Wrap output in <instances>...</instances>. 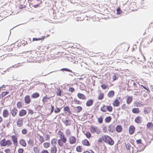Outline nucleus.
<instances>
[{
	"label": "nucleus",
	"instance_id": "1",
	"mask_svg": "<svg viewBox=\"0 0 153 153\" xmlns=\"http://www.w3.org/2000/svg\"><path fill=\"white\" fill-rule=\"evenodd\" d=\"M67 141V138L59 139L57 141L58 145L60 147L63 148L64 149H70V147Z\"/></svg>",
	"mask_w": 153,
	"mask_h": 153
},
{
	"label": "nucleus",
	"instance_id": "2",
	"mask_svg": "<svg viewBox=\"0 0 153 153\" xmlns=\"http://www.w3.org/2000/svg\"><path fill=\"white\" fill-rule=\"evenodd\" d=\"M103 141L105 143L112 146L114 143V141L112 138L108 135H104L102 136Z\"/></svg>",
	"mask_w": 153,
	"mask_h": 153
},
{
	"label": "nucleus",
	"instance_id": "3",
	"mask_svg": "<svg viewBox=\"0 0 153 153\" xmlns=\"http://www.w3.org/2000/svg\"><path fill=\"white\" fill-rule=\"evenodd\" d=\"M12 144L11 141L9 139L6 140L5 139H4L0 141V145L1 146H10Z\"/></svg>",
	"mask_w": 153,
	"mask_h": 153
},
{
	"label": "nucleus",
	"instance_id": "4",
	"mask_svg": "<svg viewBox=\"0 0 153 153\" xmlns=\"http://www.w3.org/2000/svg\"><path fill=\"white\" fill-rule=\"evenodd\" d=\"M112 107L111 106H105L103 105L100 108V110L103 112H105L107 111L109 112L112 111Z\"/></svg>",
	"mask_w": 153,
	"mask_h": 153
},
{
	"label": "nucleus",
	"instance_id": "5",
	"mask_svg": "<svg viewBox=\"0 0 153 153\" xmlns=\"http://www.w3.org/2000/svg\"><path fill=\"white\" fill-rule=\"evenodd\" d=\"M90 130L92 133L96 132L97 134H99L100 132V129L96 126H91L90 128Z\"/></svg>",
	"mask_w": 153,
	"mask_h": 153
},
{
	"label": "nucleus",
	"instance_id": "6",
	"mask_svg": "<svg viewBox=\"0 0 153 153\" xmlns=\"http://www.w3.org/2000/svg\"><path fill=\"white\" fill-rule=\"evenodd\" d=\"M11 138L14 145L16 146H17L18 144L17 137L15 135H13L11 136Z\"/></svg>",
	"mask_w": 153,
	"mask_h": 153
},
{
	"label": "nucleus",
	"instance_id": "7",
	"mask_svg": "<svg viewBox=\"0 0 153 153\" xmlns=\"http://www.w3.org/2000/svg\"><path fill=\"white\" fill-rule=\"evenodd\" d=\"M68 140L70 144H73L76 143V139L75 137L71 136L69 137Z\"/></svg>",
	"mask_w": 153,
	"mask_h": 153
},
{
	"label": "nucleus",
	"instance_id": "8",
	"mask_svg": "<svg viewBox=\"0 0 153 153\" xmlns=\"http://www.w3.org/2000/svg\"><path fill=\"white\" fill-rule=\"evenodd\" d=\"M134 121L137 124H140L142 122L143 120L141 116H138L135 118Z\"/></svg>",
	"mask_w": 153,
	"mask_h": 153
},
{
	"label": "nucleus",
	"instance_id": "9",
	"mask_svg": "<svg viewBox=\"0 0 153 153\" xmlns=\"http://www.w3.org/2000/svg\"><path fill=\"white\" fill-rule=\"evenodd\" d=\"M120 99V97L116 98L113 101L112 103L114 107H118L119 106L120 102L119 100Z\"/></svg>",
	"mask_w": 153,
	"mask_h": 153
},
{
	"label": "nucleus",
	"instance_id": "10",
	"mask_svg": "<svg viewBox=\"0 0 153 153\" xmlns=\"http://www.w3.org/2000/svg\"><path fill=\"white\" fill-rule=\"evenodd\" d=\"M17 126L18 127H21L23 125V118H19L16 121Z\"/></svg>",
	"mask_w": 153,
	"mask_h": 153
},
{
	"label": "nucleus",
	"instance_id": "11",
	"mask_svg": "<svg viewBox=\"0 0 153 153\" xmlns=\"http://www.w3.org/2000/svg\"><path fill=\"white\" fill-rule=\"evenodd\" d=\"M135 130V127L133 125H131L128 128L129 133L130 135L133 134Z\"/></svg>",
	"mask_w": 153,
	"mask_h": 153
},
{
	"label": "nucleus",
	"instance_id": "12",
	"mask_svg": "<svg viewBox=\"0 0 153 153\" xmlns=\"http://www.w3.org/2000/svg\"><path fill=\"white\" fill-rule=\"evenodd\" d=\"M18 110L16 108H13L11 111V114L13 117H15L17 115Z\"/></svg>",
	"mask_w": 153,
	"mask_h": 153
},
{
	"label": "nucleus",
	"instance_id": "13",
	"mask_svg": "<svg viewBox=\"0 0 153 153\" xmlns=\"http://www.w3.org/2000/svg\"><path fill=\"white\" fill-rule=\"evenodd\" d=\"M81 142L83 145L86 146H89L91 145L90 143L86 139L82 140Z\"/></svg>",
	"mask_w": 153,
	"mask_h": 153
},
{
	"label": "nucleus",
	"instance_id": "14",
	"mask_svg": "<svg viewBox=\"0 0 153 153\" xmlns=\"http://www.w3.org/2000/svg\"><path fill=\"white\" fill-rule=\"evenodd\" d=\"M26 114V111L24 109H22L19 111V117H22L25 116Z\"/></svg>",
	"mask_w": 153,
	"mask_h": 153
},
{
	"label": "nucleus",
	"instance_id": "15",
	"mask_svg": "<svg viewBox=\"0 0 153 153\" xmlns=\"http://www.w3.org/2000/svg\"><path fill=\"white\" fill-rule=\"evenodd\" d=\"M24 101L25 103L27 104H28L31 102V99L29 95H26L24 97Z\"/></svg>",
	"mask_w": 153,
	"mask_h": 153
},
{
	"label": "nucleus",
	"instance_id": "16",
	"mask_svg": "<svg viewBox=\"0 0 153 153\" xmlns=\"http://www.w3.org/2000/svg\"><path fill=\"white\" fill-rule=\"evenodd\" d=\"M9 113L8 110L5 109H4L2 112V116L4 118H7L9 115Z\"/></svg>",
	"mask_w": 153,
	"mask_h": 153
},
{
	"label": "nucleus",
	"instance_id": "17",
	"mask_svg": "<svg viewBox=\"0 0 153 153\" xmlns=\"http://www.w3.org/2000/svg\"><path fill=\"white\" fill-rule=\"evenodd\" d=\"M57 135L60 138V139L66 138L65 137L64 133L60 130H59L57 133Z\"/></svg>",
	"mask_w": 153,
	"mask_h": 153
},
{
	"label": "nucleus",
	"instance_id": "18",
	"mask_svg": "<svg viewBox=\"0 0 153 153\" xmlns=\"http://www.w3.org/2000/svg\"><path fill=\"white\" fill-rule=\"evenodd\" d=\"M100 92L97 97V99L98 100H102L104 97V93L102 92L100 90L98 91Z\"/></svg>",
	"mask_w": 153,
	"mask_h": 153
},
{
	"label": "nucleus",
	"instance_id": "19",
	"mask_svg": "<svg viewBox=\"0 0 153 153\" xmlns=\"http://www.w3.org/2000/svg\"><path fill=\"white\" fill-rule=\"evenodd\" d=\"M19 143L23 147H25L27 146V143L25 140L23 139H21L19 140Z\"/></svg>",
	"mask_w": 153,
	"mask_h": 153
},
{
	"label": "nucleus",
	"instance_id": "20",
	"mask_svg": "<svg viewBox=\"0 0 153 153\" xmlns=\"http://www.w3.org/2000/svg\"><path fill=\"white\" fill-rule=\"evenodd\" d=\"M94 100L92 99H89L87 100L86 103L87 106L89 107L91 106L93 104Z\"/></svg>",
	"mask_w": 153,
	"mask_h": 153
},
{
	"label": "nucleus",
	"instance_id": "21",
	"mask_svg": "<svg viewBox=\"0 0 153 153\" xmlns=\"http://www.w3.org/2000/svg\"><path fill=\"white\" fill-rule=\"evenodd\" d=\"M77 96L79 98L82 100H85L86 98V96L84 94L82 93H78Z\"/></svg>",
	"mask_w": 153,
	"mask_h": 153
},
{
	"label": "nucleus",
	"instance_id": "22",
	"mask_svg": "<svg viewBox=\"0 0 153 153\" xmlns=\"http://www.w3.org/2000/svg\"><path fill=\"white\" fill-rule=\"evenodd\" d=\"M123 130L122 126L121 125H117L116 127V131L118 133L121 132Z\"/></svg>",
	"mask_w": 153,
	"mask_h": 153
},
{
	"label": "nucleus",
	"instance_id": "23",
	"mask_svg": "<svg viewBox=\"0 0 153 153\" xmlns=\"http://www.w3.org/2000/svg\"><path fill=\"white\" fill-rule=\"evenodd\" d=\"M132 112L134 114H139L140 112V111L138 108H134L132 109Z\"/></svg>",
	"mask_w": 153,
	"mask_h": 153
},
{
	"label": "nucleus",
	"instance_id": "24",
	"mask_svg": "<svg viewBox=\"0 0 153 153\" xmlns=\"http://www.w3.org/2000/svg\"><path fill=\"white\" fill-rule=\"evenodd\" d=\"M107 96L109 97H113L114 96V91L113 90L110 91L108 93Z\"/></svg>",
	"mask_w": 153,
	"mask_h": 153
},
{
	"label": "nucleus",
	"instance_id": "25",
	"mask_svg": "<svg viewBox=\"0 0 153 153\" xmlns=\"http://www.w3.org/2000/svg\"><path fill=\"white\" fill-rule=\"evenodd\" d=\"M134 105L135 106L137 107H142L143 106V104L137 101L135 102L134 103Z\"/></svg>",
	"mask_w": 153,
	"mask_h": 153
},
{
	"label": "nucleus",
	"instance_id": "26",
	"mask_svg": "<svg viewBox=\"0 0 153 153\" xmlns=\"http://www.w3.org/2000/svg\"><path fill=\"white\" fill-rule=\"evenodd\" d=\"M151 111V108L149 107H145L144 110V113L145 114H148L150 113Z\"/></svg>",
	"mask_w": 153,
	"mask_h": 153
},
{
	"label": "nucleus",
	"instance_id": "27",
	"mask_svg": "<svg viewBox=\"0 0 153 153\" xmlns=\"http://www.w3.org/2000/svg\"><path fill=\"white\" fill-rule=\"evenodd\" d=\"M127 98L126 103L128 104H129L132 101V97L131 96H127Z\"/></svg>",
	"mask_w": 153,
	"mask_h": 153
},
{
	"label": "nucleus",
	"instance_id": "28",
	"mask_svg": "<svg viewBox=\"0 0 153 153\" xmlns=\"http://www.w3.org/2000/svg\"><path fill=\"white\" fill-rule=\"evenodd\" d=\"M64 111L65 112V113H66V112H67L69 114H71V113L70 111V108L68 106H66V107H65L64 108Z\"/></svg>",
	"mask_w": 153,
	"mask_h": 153
},
{
	"label": "nucleus",
	"instance_id": "29",
	"mask_svg": "<svg viewBox=\"0 0 153 153\" xmlns=\"http://www.w3.org/2000/svg\"><path fill=\"white\" fill-rule=\"evenodd\" d=\"M39 96V94L38 93H35L31 95V97L33 99L36 98Z\"/></svg>",
	"mask_w": 153,
	"mask_h": 153
},
{
	"label": "nucleus",
	"instance_id": "30",
	"mask_svg": "<svg viewBox=\"0 0 153 153\" xmlns=\"http://www.w3.org/2000/svg\"><path fill=\"white\" fill-rule=\"evenodd\" d=\"M57 152V149L56 146H54L51 147L50 151L51 153H56Z\"/></svg>",
	"mask_w": 153,
	"mask_h": 153
},
{
	"label": "nucleus",
	"instance_id": "31",
	"mask_svg": "<svg viewBox=\"0 0 153 153\" xmlns=\"http://www.w3.org/2000/svg\"><path fill=\"white\" fill-rule=\"evenodd\" d=\"M98 122L100 124H101L102 123L103 121V116L101 115L100 117L97 118Z\"/></svg>",
	"mask_w": 153,
	"mask_h": 153
},
{
	"label": "nucleus",
	"instance_id": "32",
	"mask_svg": "<svg viewBox=\"0 0 153 153\" xmlns=\"http://www.w3.org/2000/svg\"><path fill=\"white\" fill-rule=\"evenodd\" d=\"M49 36V35H48L47 36H44L42 37V38H33V41H37L40 40H43L45 38H46L47 37Z\"/></svg>",
	"mask_w": 153,
	"mask_h": 153
},
{
	"label": "nucleus",
	"instance_id": "33",
	"mask_svg": "<svg viewBox=\"0 0 153 153\" xmlns=\"http://www.w3.org/2000/svg\"><path fill=\"white\" fill-rule=\"evenodd\" d=\"M50 143L49 142H45L43 143V146L44 148L47 149L50 147Z\"/></svg>",
	"mask_w": 153,
	"mask_h": 153
},
{
	"label": "nucleus",
	"instance_id": "34",
	"mask_svg": "<svg viewBox=\"0 0 153 153\" xmlns=\"http://www.w3.org/2000/svg\"><path fill=\"white\" fill-rule=\"evenodd\" d=\"M9 93V92L8 91L3 92L0 95V97L3 98Z\"/></svg>",
	"mask_w": 153,
	"mask_h": 153
},
{
	"label": "nucleus",
	"instance_id": "35",
	"mask_svg": "<svg viewBox=\"0 0 153 153\" xmlns=\"http://www.w3.org/2000/svg\"><path fill=\"white\" fill-rule=\"evenodd\" d=\"M23 104L22 101H19L16 103V106L18 108H21L22 107Z\"/></svg>",
	"mask_w": 153,
	"mask_h": 153
},
{
	"label": "nucleus",
	"instance_id": "36",
	"mask_svg": "<svg viewBox=\"0 0 153 153\" xmlns=\"http://www.w3.org/2000/svg\"><path fill=\"white\" fill-rule=\"evenodd\" d=\"M112 118L111 116L106 117L105 119V121L106 123H109L111 121Z\"/></svg>",
	"mask_w": 153,
	"mask_h": 153
},
{
	"label": "nucleus",
	"instance_id": "37",
	"mask_svg": "<svg viewBox=\"0 0 153 153\" xmlns=\"http://www.w3.org/2000/svg\"><path fill=\"white\" fill-rule=\"evenodd\" d=\"M121 109L123 110H126L128 108V106L125 103L123 104L121 107Z\"/></svg>",
	"mask_w": 153,
	"mask_h": 153
},
{
	"label": "nucleus",
	"instance_id": "38",
	"mask_svg": "<svg viewBox=\"0 0 153 153\" xmlns=\"http://www.w3.org/2000/svg\"><path fill=\"white\" fill-rule=\"evenodd\" d=\"M146 126L148 128L150 129L153 127V124L151 122H148Z\"/></svg>",
	"mask_w": 153,
	"mask_h": 153
},
{
	"label": "nucleus",
	"instance_id": "39",
	"mask_svg": "<svg viewBox=\"0 0 153 153\" xmlns=\"http://www.w3.org/2000/svg\"><path fill=\"white\" fill-rule=\"evenodd\" d=\"M82 109V108L80 106H77L76 107V111L77 113H79L81 111Z\"/></svg>",
	"mask_w": 153,
	"mask_h": 153
},
{
	"label": "nucleus",
	"instance_id": "40",
	"mask_svg": "<svg viewBox=\"0 0 153 153\" xmlns=\"http://www.w3.org/2000/svg\"><path fill=\"white\" fill-rule=\"evenodd\" d=\"M39 136V140L41 143H42L44 142V139L43 137L41 135H40L39 134H38Z\"/></svg>",
	"mask_w": 153,
	"mask_h": 153
},
{
	"label": "nucleus",
	"instance_id": "41",
	"mask_svg": "<svg viewBox=\"0 0 153 153\" xmlns=\"http://www.w3.org/2000/svg\"><path fill=\"white\" fill-rule=\"evenodd\" d=\"M56 94L59 96H61L62 91L59 88H58L56 91Z\"/></svg>",
	"mask_w": 153,
	"mask_h": 153
},
{
	"label": "nucleus",
	"instance_id": "42",
	"mask_svg": "<svg viewBox=\"0 0 153 153\" xmlns=\"http://www.w3.org/2000/svg\"><path fill=\"white\" fill-rule=\"evenodd\" d=\"M76 151L78 152H81L82 151V147L78 146L76 147Z\"/></svg>",
	"mask_w": 153,
	"mask_h": 153
},
{
	"label": "nucleus",
	"instance_id": "43",
	"mask_svg": "<svg viewBox=\"0 0 153 153\" xmlns=\"http://www.w3.org/2000/svg\"><path fill=\"white\" fill-rule=\"evenodd\" d=\"M57 140L56 138H54L52 139L51 141V143L52 145L56 144V143H57Z\"/></svg>",
	"mask_w": 153,
	"mask_h": 153
},
{
	"label": "nucleus",
	"instance_id": "44",
	"mask_svg": "<svg viewBox=\"0 0 153 153\" xmlns=\"http://www.w3.org/2000/svg\"><path fill=\"white\" fill-rule=\"evenodd\" d=\"M39 149L38 147H34L33 148V151L35 153H39Z\"/></svg>",
	"mask_w": 153,
	"mask_h": 153
},
{
	"label": "nucleus",
	"instance_id": "45",
	"mask_svg": "<svg viewBox=\"0 0 153 153\" xmlns=\"http://www.w3.org/2000/svg\"><path fill=\"white\" fill-rule=\"evenodd\" d=\"M101 87L104 90H105L107 89H108L109 88V87L107 85L105 84H102L101 85Z\"/></svg>",
	"mask_w": 153,
	"mask_h": 153
},
{
	"label": "nucleus",
	"instance_id": "46",
	"mask_svg": "<svg viewBox=\"0 0 153 153\" xmlns=\"http://www.w3.org/2000/svg\"><path fill=\"white\" fill-rule=\"evenodd\" d=\"M113 127L112 125H109L108 127V131L110 132H112L113 131Z\"/></svg>",
	"mask_w": 153,
	"mask_h": 153
},
{
	"label": "nucleus",
	"instance_id": "47",
	"mask_svg": "<svg viewBox=\"0 0 153 153\" xmlns=\"http://www.w3.org/2000/svg\"><path fill=\"white\" fill-rule=\"evenodd\" d=\"M85 135L86 137L89 139L91 137V133L89 132H86L85 134Z\"/></svg>",
	"mask_w": 153,
	"mask_h": 153
},
{
	"label": "nucleus",
	"instance_id": "48",
	"mask_svg": "<svg viewBox=\"0 0 153 153\" xmlns=\"http://www.w3.org/2000/svg\"><path fill=\"white\" fill-rule=\"evenodd\" d=\"M136 143L137 144L139 145H141L142 144H143L142 140L141 139L136 140Z\"/></svg>",
	"mask_w": 153,
	"mask_h": 153
},
{
	"label": "nucleus",
	"instance_id": "49",
	"mask_svg": "<svg viewBox=\"0 0 153 153\" xmlns=\"http://www.w3.org/2000/svg\"><path fill=\"white\" fill-rule=\"evenodd\" d=\"M48 99L47 95L44 97L42 99V102L43 103L45 104L46 102L47 101V100Z\"/></svg>",
	"mask_w": 153,
	"mask_h": 153
},
{
	"label": "nucleus",
	"instance_id": "50",
	"mask_svg": "<svg viewBox=\"0 0 153 153\" xmlns=\"http://www.w3.org/2000/svg\"><path fill=\"white\" fill-rule=\"evenodd\" d=\"M63 122L66 126L69 125L70 124V122L68 120H65L63 121Z\"/></svg>",
	"mask_w": 153,
	"mask_h": 153
},
{
	"label": "nucleus",
	"instance_id": "51",
	"mask_svg": "<svg viewBox=\"0 0 153 153\" xmlns=\"http://www.w3.org/2000/svg\"><path fill=\"white\" fill-rule=\"evenodd\" d=\"M65 132V134L67 136L70 135L71 134V131L69 129H66Z\"/></svg>",
	"mask_w": 153,
	"mask_h": 153
},
{
	"label": "nucleus",
	"instance_id": "52",
	"mask_svg": "<svg viewBox=\"0 0 153 153\" xmlns=\"http://www.w3.org/2000/svg\"><path fill=\"white\" fill-rule=\"evenodd\" d=\"M74 101L76 102V104H82V102L77 100L76 98H74Z\"/></svg>",
	"mask_w": 153,
	"mask_h": 153
},
{
	"label": "nucleus",
	"instance_id": "53",
	"mask_svg": "<svg viewBox=\"0 0 153 153\" xmlns=\"http://www.w3.org/2000/svg\"><path fill=\"white\" fill-rule=\"evenodd\" d=\"M125 144L126 149L128 150H129L131 147V146L130 144L129 143H126Z\"/></svg>",
	"mask_w": 153,
	"mask_h": 153
},
{
	"label": "nucleus",
	"instance_id": "54",
	"mask_svg": "<svg viewBox=\"0 0 153 153\" xmlns=\"http://www.w3.org/2000/svg\"><path fill=\"white\" fill-rule=\"evenodd\" d=\"M27 130L25 128L23 129L22 130V133L24 135L26 134L27 133Z\"/></svg>",
	"mask_w": 153,
	"mask_h": 153
},
{
	"label": "nucleus",
	"instance_id": "55",
	"mask_svg": "<svg viewBox=\"0 0 153 153\" xmlns=\"http://www.w3.org/2000/svg\"><path fill=\"white\" fill-rule=\"evenodd\" d=\"M122 11L120 9V7H119L117 10V14L118 15L122 13Z\"/></svg>",
	"mask_w": 153,
	"mask_h": 153
},
{
	"label": "nucleus",
	"instance_id": "56",
	"mask_svg": "<svg viewBox=\"0 0 153 153\" xmlns=\"http://www.w3.org/2000/svg\"><path fill=\"white\" fill-rule=\"evenodd\" d=\"M4 152L6 153H11V150L10 148H6L4 150Z\"/></svg>",
	"mask_w": 153,
	"mask_h": 153
},
{
	"label": "nucleus",
	"instance_id": "57",
	"mask_svg": "<svg viewBox=\"0 0 153 153\" xmlns=\"http://www.w3.org/2000/svg\"><path fill=\"white\" fill-rule=\"evenodd\" d=\"M61 109L58 108H56L54 110V112L55 113H58L60 111Z\"/></svg>",
	"mask_w": 153,
	"mask_h": 153
},
{
	"label": "nucleus",
	"instance_id": "58",
	"mask_svg": "<svg viewBox=\"0 0 153 153\" xmlns=\"http://www.w3.org/2000/svg\"><path fill=\"white\" fill-rule=\"evenodd\" d=\"M24 151V149L22 148H19L18 150V153H23Z\"/></svg>",
	"mask_w": 153,
	"mask_h": 153
},
{
	"label": "nucleus",
	"instance_id": "59",
	"mask_svg": "<svg viewBox=\"0 0 153 153\" xmlns=\"http://www.w3.org/2000/svg\"><path fill=\"white\" fill-rule=\"evenodd\" d=\"M133 87L134 90H138V88L137 87V84L135 83V82L133 83Z\"/></svg>",
	"mask_w": 153,
	"mask_h": 153
},
{
	"label": "nucleus",
	"instance_id": "60",
	"mask_svg": "<svg viewBox=\"0 0 153 153\" xmlns=\"http://www.w3.org/2000/svg\"><path fill=\"white\" fill-rule=\"evenodd\" d=\"M74 89L73 87L70 88L68 89V91L72 93L74 91Z\"/></svg>",
	"mask_w": 153,
	"mask_h": 153
},
{
	"label": "nucleus",
	"instance_id": "61",
	"mask_svg": "<svg viewBox=\"0 0 153 153\" xmlns=\"http://www.w3.org/2000/svg\"><path fill=\"white\" fill-rule=\"evenodd\" d=\"M61 70L66 71H68L69 72H72V71L71 70L68 69L66 68H64L62 69H61Z\"/></svg>",
	"mask_w": 153,
	"mask_h": 153
},
{
	"label": "nucleus",
	"instance_id": "62",
	"mask_svg": "<svg viewBox=\"0 0 153 153\" xmlns=\"http://www.w3.org/2000/svg\"><path fill=\"white\" fill-rule=\"evenodd\" d=\"M28 114L32 115L33 113V111L32 110L29 109V110H28Z\"/></svg>",
	"mask_w": 153,
	"mask_h": 153
},
{
	"label": "nucleus",
	"instance_id": "63",
	"mask_svg": "<svg viewBox=\"0 0 153 153\" xmlns=\"http://www.w3.org/2000/svg\"><path fill=\"white\" fill-rule=\"evenodd\" d=\"M28 143L29 144L31 145L33 144V142L30 139L28 141Z\"/></svg>",
	"mask_w": 153,
	"mask_h": 153
},
{
	"label": "nucleus",
	"instance_id": "64",
	"mask_svg": "<svg viewBox=\"0 0 153 153\" xmlns=\"http://www.w3.org/2000/svg\"><path fill=\"white\" fill-rule=\"evenodd\" d=\"M41 153H49L46 150L44 149L42 150Z\"/></svg>",
	"mask_w": 153,
	"mask_h": 153
}]
</instances>
